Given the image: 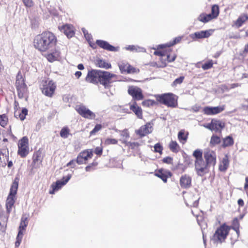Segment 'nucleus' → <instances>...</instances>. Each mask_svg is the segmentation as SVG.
<instances>
[{
  "label": "nucleus",
  "instance_id": "obj_47",
  "mask_svg": "<svg viewBox=\"0 0 248 248\" xmlns=\"http://www.w3.org/2000/svg\"><path fill=\"white\" fill-rule=\"evenodd\" d=\"M213 62L212 61L207 62L202 65V68L203 70H208L210 69L213 66Z\"/></svg>",
  "mask_w": 248,
  "mask_h": 248
},
{
  "label": "nucleus",
  "instance_id": "obj_43",
  "mask_svg": "<svg viewBox=\"0 0 248 248\" xmlns=\"http://www.w3.org/2000/svg\"><path fill=\"white\" fill-rule=\"evenodd\" d=\"M8 119L5 114L0 115V125L2 127H4L7 123Z\"/></svg>",
  "mask_w": 248,
  "mask_h": 248
},
{
  "label": "nucleus",
  "instance_id": "obj_2",
  "mask_svg": "<svg viewBox=\"0 0 248 248\" xmlns=\"http://www.w3.org/2000/svg\"><path fill=\"white\" fill-rule=\"evenodd\" d=\"M57 39L53 33L44 31L37 35L34 39V46L41 52L50 51L56 44Z\"/></svg>",
  "mask_w": 248,
  "mask_h": 248
},
{
  "label": "nucleus",
  "instance_id": "obj_62",
  "mask_svg": "<svg viewBox=\"0 0 248 248\" xmlns=\"http://www.w3.org/2000/svg\"><path fill=\"white\" fill-rule=\"evenodd\" d=\"M28 217L26 215H23L21 219V222H28Z\"/></svg>",
  "mask_w": 248,
  "mask_h": 248
},
{
  "label": "nucleus",
  "instance_id": "obj_34",
  "mask_svg": "<svg viewBox=\"0 0 248 248\" xmlns=\"http://www.w3.org/2000/svg\"><path fill=\"white\" fill-rule=\"evenodd\" d=\"M169 148L170 150L173 153H177L180 147L178 144L175 141H171L169 144Z\"/></svg>",
  "mask_w": 248,
  "mask_h": 248
},
{
  "label": "nucleus",
  "instance_id": "obj_33",
  "mask_svg": "<svg viewBox=\"0 0 248 248\" xmlns=\"http://www.w3.org/2000/svg\"><path fill=\"white\" fill-rule=\"evenodd\" d=\"M181 39L182 37L180 36H178L175 38L172 42H170L166 44L160 45L159 46L161 48H163L164 47H165L166 46L170 47L180 42Z\"/></svg>",
  "mask_w": 248,
  "mask_h": 248
},
{
  "label": "nucleus",
  "instance_id": "obj_5",
  "mask_svg": "<svg viewBox=\"0 0 248 248\" xmlns=\"http://www.w3.org/2000/svg\"><path fill=\"white\" fill-rule=\"evenodd\" d=\"M16 86L18 97L20 98H24L27 92V87L25 83L24 78L19 73L16 76Z\"/></svg>",
  "mask_w": 248,
  "mask_h": 248
},
{
  "label": "nucleus",
  "instance_id": "obj_19",
  "mask_svg": "<svg viewBox=\"0 0 248 248\" xmlns=\"http://www.w3.org/2000/svg\"><path fill=\"white\" fill-rule=\"evenodd\" d=\"M152 132V126L150 123H148L142 126L137 131V134L141 137L145 136L146 135L151 133Z\"/></svg>",
  "mask_w": 248,
  "mask_h": 248
},
{
  "label": "nucleus",
  "instance_id": "obj_3",
  "mask_svg": "<svg viewBox=\"0 0 248 248\" xmlns=\"http://www.w3.org/2000/svg\"><path fill=\"white\" fill-rule=\"evenodd\" d=\"M157 101L169 107L175 108L177 105V101L175 95L172 93L157 94L155 95Z\"/></svg>",
  "mask_w": 248,
  "mask_h": 248
},
{
  "label": "nucleus",
  "instance_id": "obj_9",
  "mask_svg": "<svg viewBox=\"0 0 248 248\" xmlns=\"http://www.w3.org/2000/svg\"><path fill=\"white\" fill-rule=\"evenodd\" d=\"M76 111L82 117L89 119H93L95 118V114L87 108L85 106L80 105L76 106Z\"/></svg>",
  "mask_w": 248,
  "mask_h": 248
},
{
  "label": "nucleus",
  "instance_id": "obj_41",
  "mask_svg": "<svg viewBox=\"0 0 248 248\" xmlns=\"http://www.w3.org/2000/svg\"><path fill=\"white\" fill-rule=\"evenodd\" d=\"M155 176L161 179V180L165 183L167 181V176L166 175L164 174L162 170H159L156 172L155 174Z\"/></svg>",
  "mask_w": 248,
  "mask_h": 248
},
{
  "label": "nucleus",
  "instance_id": "obj_17",
  "mask_svg": "<svg viewBox=\"0 0 248 248\" xmlns=\"http://www.w3.org/2000/svg\"><path fill=\"white\" fill-rule=\"evenodd\" d=\"M96 44L101 48L112 52L118 51V48L110 45L108 42L102 40H97Z\"/></svg>",
  "mask_w": 248,
  "mask_h": 248
},
{
  "label": "nucleus",
  "instance_id": "obj_63",
  "mask_svg": "<svg viewBox=\"0 0 248 248\" xmlns=\"http://www.w3.org/2000/svg\"><path fill=\"white\" fill-rule=\"evenodd\" d=\"M237 203H238V204L240 206H243L244 204V201L242 199H240L238 200L237 201Z\"/></svg>",
  "mask_w": 248,
  "mask_h": 248
},
{
  "label": "nucleus",
  "instance_id": "obj_12",
  "mask_svg": "<svg viewBox=\"0 0 248 248\" xmlns=\"http://www.w3.org/2000/svg\"><path fill=\"white\" fill-rule=\"evenodd\" d=\"M71 177V175L69 174L66 176L63 177L62 180L57 181L55 184L52 185V189L50 190L49 193L53 194L55 191L58 190L62 186L65 185L70 179Z\"/></svg>",
  "mask_w": 248,
  "mask_h": 248
},
{
  "label": "nucleus",
  "instance_id": "obj_29",
  "mask_svg": "<svg viewBox=\"0 0 248 248\" xmlns=\"http://www.w3.org/2000/svg\"><path fill=\"white\" fill-rule=\"evenodd\" d=\"M234 143V140L232 137L231 136H228L223 139L222 147L224 148L231 146Z\"/></svg>",
  "mask_w": 248,
  "mask_h": 248
},
{
  "label": "nucleus",
  "instance_id": "obj_57",
  "mask_svg": "<svg viewBox=\"0 0 248 248\" xmlns=\"http://www.w3.org/2000/svg\"><path fill=\"white\" fill-rule=\"evenodd\" d=\"M213 120H212L210 123L208 124L206 126H204L206 128L211 130H213Z\"/></svg>",
  "mask_w": 248,
  "mask_h": 248
},
{
  "label": "nucleus",
  "instance_id": "obj_26",
  "mask_svg": "<svg viewBox=\"0 0 248 248\" xmlns=\"http://www.w3.org/2000/svg\"><path fill=\"white\" fill-rule=\"evenodd\" d=\"M9 152L7 148H3L0 150V161L6 164V161H8Z\"/></svg>",
  "mask_w": 248,
  "mask_h": 248
},
{
  "label": "nucleus",
  "instance_id": "obj_49",
  "mask_svg": "<svg viewBox=\"0 0 248 248\" xmlns=\"http://www.w3.org/2000/svg\"><path fill=\"white\" fill-rule=\"evenodd\" d=\"M102 128V125L100 124H96L95 127H94V128L90 132V134L91 135H93L96 132L99 131V130H100Z\"/></svg>",
  "mask_w": 248,
  "mask_h": 248
},
{
  "label": "nucleus",
  "instance_id": "obj_6",
  "mask_svg": "<svg viewBox=\"0 0 248 248\" xmlns=\"http://www.w3.org/2000/svg\"><path fill=\"white\" fill-rule=\"evenodd\" d=\"M56 85L52 81L46 80L43 81L41 90L43 94L45 95L51 97L56 89Z\"/></svg>",
  "mask_w": 248,
  "mask_h": 248
},
{
  "label": "nucleus",
  "instance_id": "obj_56",
  "mask_svg": "<svg viewBox=\"0 0 248 248\" xmlns=\"http://www.w3.org/2000/svg\"><path fill=\"white\" fill-rule=\"evenodd\" d=\"M175 59H176V56H174L171 58L169 55H167V60L168 62H171L174 61Z\"/></svg>",
  "mask_w": 248,
  "mask_h": 248
},
{
  "label": "nucleus",
  "instance_id": "obj_25",
  "mask_svg": "<svg viewBox=\"0 0 248 248\" xmlns=\"http://www.w3.org/2000/svg\"><path fill=\"white\" fill-rule=\"evenodd\" d=\"M229 161L228 156L226 155L223 158L221 163L219 167V169L221 171H225L228 168Z\"/></svg>",
  "mask_w": 248,
  "mask_h": 248
},
{
  "label": "nucleus",
  "instance_id": "obj_53",
  "mask_svg": "<svg viewBox=\"0 0 248 248\" xmlns=\"http://www.w3.org/2000/svg\"><path fill=\"white\" fill-rule=\"evenodd\" d=\"M28 222H21L20 221V225H19V229H23V230H25L26 227L28 225Z\"/></svg>",
  "mask_w": 248,
  "mask_h": 248
},
{
  "label": "nucleus",
  "instance_id": "obj_39",
  "mask_svg": "<svg viewBox=\"0 0 248 248\" xmlns=\"http://www.w3.org/2000/svg\"><path fill=\"white\" fill-rule=\"evenodd\" d=\"M125 49L130 51H144L145 49L134 45H129L125 47Z\"/></svg>",
  "mask_w": 248,
  "mask_h": 248
},
{
  "label": "nucleus",
  "instance_id": "obj_40",
  "mask_svg": "<svg viewBox=\"0 0 248 248\" xmlns=\"http://www.w3.org/2000/svg\"><path fill=\"white\" fill-rule=\"evenodd\" d=\"M239 222L237 218H235L232 221V229L236 232L237 234L239 233Z\"/></svg>",
  "mask_w": 248,
  "mask_h": 248
},
{
  "label": "nucleus",
  "instance_id": "obj_60",
  "mask_svg": "<svg viewBox=\"0 0 248 248\" xmlns=\"http://www.w3.org/2000/svg\"><path fill=\"white\" fill-rule=\"evenodd\" d=\"M154 54L155 55H158L161 56H165L164 53L161 51H155L154 52Z\"/></svg>",
  "mask_w": 248,
  "mask_h": 248
},
{
  "label": "nucleus",
  "instance_id": "obj_24",
  "mask_svg": "<svg viewBox=\"0 0 248 248\" xmlns=\"http://www.w3.org/2000/svg\"><path fill=\"white\" fill-rule=\"evenodd\" d=\"M95 64L96 66L104 68L106 69H108L111 67V64L106 62L105 60L102 59H98L95 61Z\"/></svg>",
  "mask_w": 248,
  "mask_h": 248
},
{
  "label": "nucleus",
  "instance_id": "obj_14",
  "mask_svg": "<svg viewBox=\"0 0 248 248\" xmlns=\"http://www.w3.org/2000/svg\"><path fill=\"white\" fill-rule=\"evenodd\" d=\"M93 153L91 151L85 150L80 152L78 155L76 162L80 165L86 163V161L93 156Z\"/></svg>",
  "mask_w": 248,
  "mask_h": 248
},
{
  "label": "nucleus",
  "instance_id": "obj_58",
  "mask_svg": "<svg viewBox=\"0 0 248 248\" xmlns=\"http://www.w3.org/2000/svg\"><path fill=\"white\" fill-rule=\"evenodd\" d=\"M47 59L49 62H53L55 60V57L52 54H48Z\"/></svg>",
  "mask_w": 248,
  "mask_h": 248
},
{
  "label": "nucleus",
  "instance_id": "obj_42",
  "mask_svg": "<svg viewBox=\"0 0 248 248\" xmlns=\"http://www.w3.org/2000/svg\"><path fill=\"white\" fill-rule=\"evenodd\" d=\"M28 109L26 108H23L21 111L18 112V117L21 121L25 119L26 116L28 114Z\"/></svg>",
  "mask_w": 248,
  "mask_h": 248
},
{
  "label": "nucleus",
  "instance_id": "obj_23",
  "mask_svg": "<svg viewBox=\"0 0 248 248\" xmlns=\"http://www.w3.org/2000/svg\"><path fill=\"white\" fill-rule=\"evenodd\" d=\"M248 20V16L247 15H241L239 16L237 19L234 23V25L236 28H239L242 26V25Z\"/></svg>",
  "mask_w": 248,
  "mask_h": 248
},
{
  "label": "nucleus",
  "instance_id": "obj_7",
  "mask_svg": "<svg viewBox=\"0 0 248 248\" xmlns=\"http://www.w3.org/2000/svg\"><path fill=\"white\" fill-rule=\"evenodd\" d=\"M209 166L203 159L195 160V168L197 174L202 176L209 171Z\"/></svg>",
  "mask_w": 248,
  "mask_h": 248
},
{
  "label": "nucleus",
  "instance_id": "obj_21",
  "mask_svg": "<svg viewBox=\"0 0 248 248\" xmlns=\"http://www.w3.org/2000/svg\"><path fill=\"white\" fill-rule=\"evenodd\" d=\"M15 196L8 195L6 202V212L9 215L12 211L13 206L15 203Z\"/></svg>",
  "mask_w": 248,
  "mask_h": 248
},
{
  "label": "nucleus",
  "instance_id": "obj_45",
  "mask_svg": "<svg viewBox=\"0 0 248 248\" xmlns=\"http://www.w3.org/2000/svg\"><path fill=\"white\" fill-rule=\"evenodd\" d=\"M163 147L159 143L155 144L154 146V151L155 152L159 153L161 154L162 153Z\"/></svg>",
  "mask_w": 248,
  "mask_h": 248
},
{
  "label": "nucleus",
  "instance_id": "obj_50",
  "mask_svg": "<svg viewBox=\"0 0 248 248\" xmlns=\"http://www.w3.org/2000/svg\"><path fill=\"white\" fill-rule=\"evenodd\" d=\"M125 145L131 149H134L139 145L138 142H127Z\"/></svg>",
  "mask_w": 248,
  "mask_h": 248
},
{
  "label": "nucleus",
  "instance_id": "obj_36",
  "mask_svg": "<svg viewBox=\"0 0 248 248\" xmlns=\"http://www.w3.org/2000/svg\"><path fill=\"white\" fill-rule=\"evenodd\" d=\"M69 134L70 130L67 127H63L60 133L61 137L63 139L67 138Z\"/></svg>",
  "mask_w": 248,
  "mask_h": 248
},
{
  "label": "nucleus",
  "instance_id": "obj_46",
  "mask_svg": "<svg viewBox=\"0 0 248 248\" xmlns=\"http://www.w3.org/2000/svg\"><path fill=\"white\" fill-rule=\"evenodd\" d=\"M118 142L117 140L114 139H107L105 141V144L106 145L116 144Z\"/></svg>",
  "mask_w": 248,
  "mask_h": 248
},
{
  "label": "nucleus",
  "instance_id": "obj_11",
  "mask_svg": "<svg viewBox=\"0 0 248 248\" xmlns=\"http://www.w3.org/2000/svg\"><path fill=\"white\" fill-rule=\"evenodd\" d=\"M128 93L132 96L134 100H141L144 97L141 89L137 86H131L129 87Z\"/></svg>",
  "mask_w": 248,
  "mask_h": 248
},
{
  "label": "nucleus",
  "instance_id": "obj_44",
  "mask_svg": "<svg viewBox=\"0 0 248 248\" xmlns=\"http://www.w3.org/2000/svg\"><path fill=\"white\" fill-rule=\"evenodd\" d=\"M178 138L181 142H182V140L186 141L187 140V136L185 135V132L184 131L181 130L178 133Z\"/></svg>",
  "mask_w": 248,
  "mask_h": 248
},
{
  "label": "nucleus",
  "instance_id": "obj_51",
  "mask_svg": "<svg viewBox=\"0 0 248 248\" xmlns=\"http://www.w3.org/2000/svg\"><path fill=\"white\" fill-rule=\"evenodd\" d=\"M24 4L27 7H31L33 5L32 0H22Z\"/></svg>",
  "mask_w": 248,
  "mask_h": 248
},
{
  "label": "nucleus",
  "instance_id": "obj_31",
  "mask_svg": "<svg viewBox=\"0 0 248 248\" xmlns=\"http://www.w3.org/2000/svg\"><path fill=\"white\" fill-rule=\"evenodd\" d=\"M121 139L120 140L122 143L126 144L127 141V139L129 138V134L127 129H124L121 132Z\"/></svg>",
  "mask_w": 248,
  "mask_h": 248
},
{
  "label": "nucleus",
  "instance_id": "obj_22",
  "mask_svg": "<svg viewBox=\"0 0 248 248\" xmlns=\"http://www.w3.org/2000/svg\"><path fill=\"white\" fill-rule=\"evenodd\" d=\"M130 109L135 113L136 116L139 118H141L142 116V112L141 108L139 107L137 103L135 102L133 104L130 106Z\"/></svg>",
  "mask_w": 248,
  "mask_h": 248
},
{
  "label": "nucleus",
  "instance_id": "obj_30",
  "mask_svg": "<svg viewBox=\"0 0 248 248\" xmlns=\"http://www.w3.org/2000/svg\"><path fill=\"white\" fill-rule=\"evenodd\" d=\"M8 215H6L4 211H1L0 213V225L2 227L6 226Z\"/></svg>",
  "mask_w": 248,
  "mask_h": 248
},
{
  "label": "nucleus",
  "instance_id": "obj_38",
  "mask_svg": "<svg viewBox=\"0 0 248 248\" xmlns=\"http://www.w3.org/2000/svg\"><path fill=\"white\" fill-rule=\"evenodd\" d=\"M220 142V139L219 137L216 135H213L210 140V144L214 146Z\"/></svg>",
  "mask_w": 248,
  "mask_h": 248
},
{
  "label": "nucleus",
  "instance_id": "obj_59",
  "mask_svg": "<svg viewBox=\"0 0 248 248\" xmlns=\"http://www.w3.org/2000/svg\"><path fill=\"white\" fill-rule=\"evenodd\" d=\"M23 231H24V230L18 228V232L17 236L22 238L23 235Z\"/></svg>",
  "mask_w": 248,
  "mask_h": 248
},
{
  "label": "nucleus",
  "instance_id": "obj_4",
  "mask_svg": "<svg viewBox=\"0 0 248 248\" xmlns=\"http://www.w3.org/2000/svg\"><path fill=\"white\" fill-rule=\"evenodd\" d=\"M229 230L230 228L225 224L221 225L217 229L213 236V241L216 243H221L226 238Z\"/></svg>",
  "mask_w": 248,
  "mask_h": 248
},
{
  "label": "nucleus",
  "instance_id": "obj_35",
  "mask_svg": "<svg viewBox=\"0 0 248 248\" xmlns=\"http://www.w3.org/2000/svg\"><path fill=\"white\" fill-rule=\"evenodd\" d=\"M219 14V7L217 5H214L212 7L211 13L209 15H211V17L213 18H216Z\"/></svg>",
  "mask_w": 248,
  "mask_h": 248
},
{
  "label": "nucleus",
  "instance_id": "obj_27",
  "mask_svg": "<svg viewBox=\"0 0 248 248\" xmlns=\"http://www.w3.org/2000/svg\"><path fill=\"white\" fill-rule=\"evenodd\" d=\"M213 130L216 132H221V130L225 127V124L219 120H213Z\"/></svg>",
  "mask_w": 248,
  "mask_h": 248
},
{
  "label": "nucleus",
  "instance_id": "obj_8",
  "mask_svg": "<svg viewBox=\"0 0 248 248\" xmlns=\"http://www.w3.org/2000/svg\"><path fill=\"white\" fill-rule=\"evenodd\" d=\"M18 154L21 157H24L29 153L28 139L27 137H23L19 141Z\"/></svg>",
  "mask_w": 248,
  "mask_h": 248
},
{
  "label": "nucleus",
  "instance_id": "obj_20",
  "mask_svg": "<svg viewBox=\"0 0 248 248\" xmlns=\"http://www.w3.org/2000/svg\"><path fill=\"white\" fill-rule=\"evenodd\" d=\"M61 32H63L68 38H71L74 36L75 32L73 27L69 25H64L59 27Z\"/></svg>",
  "mask_w": 248,
  "mask_h": 248
},
{
  "label": "nucleus",
  "instance_id": "obj_54",
  "mask_svg": "<svg viewBox=\"0 0 248 248\" xmlns=\"http://www.w3.org/2000/svg\"><path fill=\"white\" fill-rule=\"evenodd\" d=\"M102 148L100 147H97L95 149L94 153L97 155H101L102 153Z\"/></svg>",
  "mask_w": 248,
  "mask_h": 248
},
{
  "label": "nucleus",
  "instance_id": "obj_13",
  "mask_svg": "<svg viewBox=\"0 0 248 248\" xmlns=\"http://www.w3.org/2000/svg\"><path fill=\"white\" fill-rule=\"evenodd\" d=\"M224 109L225 105L217 107H205L203 109V112L207 115H213L220 113Z\"/></svg>",
  "mask_w": 248,
  "mask_h": 248
},
{
  "label": "nucleus",
  "instance_id": "obj_10",
  "mask_svg": "<svg viewBox=\"0 0 248 248\" xmlns=\"http://www.w3.org/2000/svg\"><path fill=\"white\" fill-rule=\"evenodd\" d=\"M204 158L205 159V162L210 167V166L214 167L216 164V154L215 152L207 150L204 152Z\"/></svg>",
  "mask_w": 248,
  "mask_h": 248
},
{
  "label": "nucleus",
  "instance_id": "obj_16",
  "mask_svg": "<svg viewBox=\"0 0 248 248\" xmlns=\"http://www.w3.org/2000/svg\"><path fill=\"white\" fill-rule=\"evenodd\" d=\"M211 35V30L201 31L189 35L190 37L194 40L209 37Z\"/></svg>",
  "mask_w": 248,
  "mask_h": 248
},
{
  "label": "nucleus",
  "instance_id": "obj_48",
  "mask_svg": "<svg viewBox=\"0 0 248 248\" xmlns=\"http://www.w3.org/2000/svg\"><path fill=\"white\" fill-rule=\"evenodd\" d=\"M184 79V77L183 76H181V77L175 79L174 80V81L173 82L172 85L173 86H175L178 84H180L183 82Z\"/></svg>",
  "mask_w": 248,
  "mask_h": 248
},
{
  "label": "nucleus",
  "instance_id": "obj_32",
  "mask_svg": "<svg viewBox=\"0 0 248 248\" xmlns=\"http://www.w3.org/2000/svg\"><path fill=\"white\" fill-rule=\"evenodd\" d=\"M213 19L211 17V15L209 14H201L198 18V19L203 23H207Z\"/></svg>",
  "mask_w": 248,
  "mask_h": 248
},
{
  "label": "nucleus",
  "instance_id": "obj_37",
  "mask_svg": "<svg viewBox=\"0 0 248 248\" xmlns=\"http://www.w3.org/2000/svg\"><path fill=\"white\" fill-rule=\"evenodd\" d=\"M193 156L195 158V160L202 159V151L200 149H197L193 153Z\"/></svg>",
  "mask_w": 248,
  "mask_h": 248
},
{
  "label": "nucleus",
  "instance_id": "obj_1",
  "mask_svg": "<svg viewBox=\"0 0 248 248\" xmlns=\"http://www.w3.org/2000/svg\"><path fill=\"white\" fill-rule=\"evenodd\" d=\"M116 77V75L108 71L91 69L88 71L85 81L94 85L100 83L105 89H108L110 87V84L113 82L112 79Z\"/></svg>",
  "mask_w": 248,
  "mask_h": 248
},
{
  "label": "nucleus",
  "instance_id": "obj_18",
  "mask_svg": "<svg viewBox=\"0 0 248 248\" xmlns=\"http://www.w3.org/2000/svg\"><path fill=\"white\" fill-rule=\"evenodd\" d=\"M180 185L183 188H188L191 185V178L186 174L182 175L180 179Z\"/></svg>",
  "mask_w": 248,
  "mask_h": 248
},
{
  "label": "nucleus",
  "instance_id": "obj_52",
  "mask_svg": "<svg viewBox=\"0 0 248 248\" xmlns=\"http://www.w3.org/2000/svg\"><path fill=\"white\" fill-rule=\"evenodd\" d=\"M163 162L165 163L170 164L172 162V158L169 156L165 157L163 159Z\"/></svg>",
  "mask_w": 248,
  "mask_h": 248
},
{
  "label": "nucleus",
  "instance_id": "obj_28",
  "mask_svg": "<svg viewBox=\"0 0 248 248\" xmlns=\"http://www.w3.org/2000/svg\"><path fill=\"white\" fill-rule=\"evenodd\" d=\"M18 186V179L15 178L14 181L13 182L10 190L9 195L15 196L16 194Z\"/></svg>",
  "mask_w": 248,
  "mask_h": 248
},
{
  "label": "nucleus",
  "instance_id": "obj_15",
  "mask_svg": "<svg viewBox=\"0 0 248 248\" xmlns=\"http://www.w3.org/2000/svg\"><path fill=\"white\" fill-rule=\"evenodd\" d=\"M119 67L121 73H136L139 72V70L133 67L128 63L121 62L119 63Z\"/></svg>",
  "mask_w": 248,
  "mask_h": 248
},
{
  "label": "nucleus",
  "instance_id": "obj_61",
  "mask_svg": "<svg viewBox=\"0 0 248 248\" xmlns=\"http://www.w3.org/2000/svg\"><path fill=\"white\" fill-rule=\"evenodd\" d=\"M84 36L88 42H89L92 39V35L89 33L85 34Z\"/></svg>",
  "mask_w": 248,
  "mask_h": 248
},
{
  "label": "nucleus",
  "instance_id": "obj_55",
  "mask_svg": "<svg viewBox=\"0 0 248 248\" xmlns=\"http://www.w3.org/2000/svg\"><path fill=\"white\" fill-rule=\"evenodd\" d=\"M200 108H201L200 106L196 105L193 106L191 108V110L195 112H197L200 110Z\"/></svg>",
  "mask_w": 248,
  "mask_h": 248
},
{
  "label": "nucleus",
  "instance_id": "obj_64",
  "mask_svg": "<svg viewBox=\"0 0 248 248\" xmlns=\"http://www.w3.org/2000/svg\"><path fill=\"white\" fill-rule=\"evenodd\" d=\"M81 75H82V73L80 71H77L75 74V76L78 78H79L81 77Z\"/></svg>",
  "mask_w": 248,
  "mask_h": 248
}]
</instances>
